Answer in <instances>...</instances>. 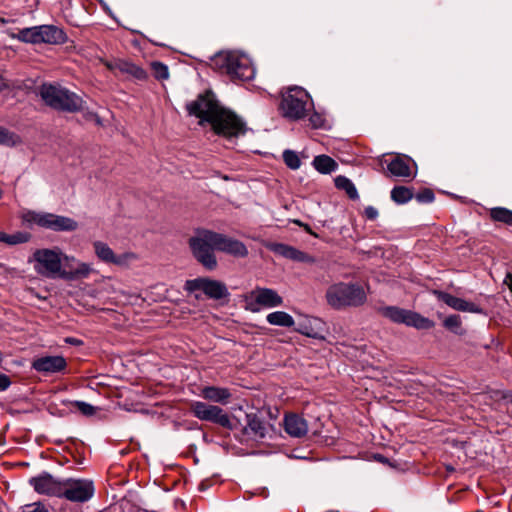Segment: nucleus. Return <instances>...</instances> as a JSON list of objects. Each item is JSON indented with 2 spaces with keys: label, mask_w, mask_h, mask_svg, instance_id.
Listing matches in <instances>:
<instances>
[{
  "label": "nucleus",
  "mask_w": 512,
  "mask_h": 512,
  "mask_svg": "<svg viewBox=\"0 0 512 512\" xmlns=\"http://www.w3.org/2000/svg\"><path fill=\"white\" fill-rule=\"evenodd\" d=\"M186 108L189 115L200 119L201 125L204 122L210 123L214 132L228 141L243 136L247 131L245 123L234 112L221 107L210 90L189 102Z\"/></svg>",
  "instance_id": "nucleus-1"
},
{
  "label": "nucleus",
  "mask_w": 512,
  "mask_h": 512,
  "mask_svg": "<svg viewBox=\"0 0 512 512\" xmlns=\"http://www.w3.org/2000/svg\"><path fill=\"white\" fill-rule=\"evenodd\" d=\"M69 261H76V258L65 254L59 247L37 249L29 260L37 274L49 279H62L63 263Z\"/></svg>",
  "instance_id": "nucleus-2"
},
{
  "label": "nucleus",
  "mask_w": 512,
  "mask_h": 512,
  "mask_svg": "<svg viewBox=\"0 0 512 512\" xmlns=\"http://www.w3.org/2000/svg\"><path fill=\"white\" fill-rule=\"evenodd\" d=\"M312 110L313 100L304 88L290 86L282 91L279 111L284 118L298 121L304 119Z\"/></svg>",
  "instance_id": "nucleus-3"
},
{
  "label": "nucleus",
  "mask_w": 512,
  "mask_h": 512,
  "mask_svg": "<svg viewBox=\"0 0 512 512\" xmlns=\"http://www.w3.org/2000/svg\"><path fill=\"white\" fill-rule=\"evenodd\" d=\"M325 298L330 307L340 310L363 305L367 296L364 288L358 284L338 282L327 288Z\"/></svg>",
  "instance_id": "nucleus-4"
},
{
  "label": "nucleus",
  "mask_w": 512,
  "mask_h": 512,
  "mask_svg": "<svg viewBox=\"0 0 512 512\" xmlns=\"http://www.w3.org/2000/svg\"><path fill=\"white\" fill-rule=\"evenodd\" d=\"M40 96L46 105L56 110L76 112L83 107L80 96L59 84L44 83L40 88Z\"/></svg>",
  "instance_id": "nucleus-5"
},
{
  "label": "nucleus",
  "mask_w": 512,
  "mask_h": 512,
  "mask_svg": "<svg viewBox=\"0 0 512 512\" xmlns=\"http://www.w3.org/2000/svg\"><path fill=\"white\" fill-rule=\"evenodd\" d=\"M12 37L24 43L47 45H62L68 40L66 32L52 24L19 29Z\"/></svg>",
  "instance_id": "nucleus-6"
},
{
  "label": "nucleus",
  "mask_w": 512,
  "mask_h": 512,
  "mask_svg": "<svg viewBox=\"0 0 512 512\" xmlns=\"http://www.w3.org/2000/svg\"><path fill=\"white\" fill-rule=\"evenodd\" d=\"M189 246L193 256L205 269L210 271L216 269L214 231L208 229L196 230L195 235L189 239Z\"/></svg>",
  "instance_id": "nucleus-7"
},
{
  "label": "nucleus",
  "mask_w": 512,
  "mask_h": 512,
  "mask_svg": "<svg viewBox=\"0 0 512 512\" xmlns=\"http://www.w3.org/2000/svg\"><path fill=\"white\" fill-rule=\"evenodd\" d=\"M381 313L394 323L405 324L406 326L419 330H427L434 327V322L429 318H426L417 312L396 306L383 307L381 309Z\"/></svg>",
  "instance_id": "nucleus-8"
},
{
  "label": "nucleus",
  "mask_w": 512,
  "mask_h": 512,
  "mask_svg": "<svg viewBox=\"0 0 512 512\" xmlns=\"http://www.w3.org/2000/svg\"><path fill=\"white\" fill-rule=\"evenodd\" d=\"M95 493L93 481L89 479H64L61 498L71 502L84 503L89 501Z\"/></svg>",
  "instance_id": "nucleus-9"
},
{
  "label": "nucleus",
  "mask_w": 512,
  "mask_h": 512,
  "mask_svg": "<svg viewBox=\"0 0 512 512\" xmlns=\"http://www.w3.org/2000/svg\"><path fill=\"white\" fill-rule=\"evenodd\" d=\"M92 247L96 258L105 264L126 268L137 260V255L134 252L127 251L117 254L106 242L101 240L93 241Z\"/></svg>",
  "instance_id": "nucleus-10"
},
{
  "label": "nucleus",
  "mask_w": 512,
  "mask_h": 512,
  "mask_svg": "<svg viewBox=\"0 0 512 512\" xmlns=\"http://www.w3.org/2000/svg\"><path fill=\"white\" fill-rule=\"evenodd\" d=\"M184 288L190 293L202 291L207 297L215 300L229 296L228 289L223 282L206 277L187 280Z\"/></svg>",
  "instance_id": "nucleus-11"
},
{
  "label": "nucleus",
  "mask_w": 512,
  "mask_h": 512,
  "mask_svg": "<svg viewBox=\"0 0 512 512\" xmlns=\"http://www.w3.org/2000/svg\"><path fill=\"white\" fill-rule=\"evenodd\" d=\"M191 411L199 420L210 421L227 429L233 428L230 417L219 406L194 401L191 404Z\"/></svg>",
  "instance_id": "nucleus-12"
},
{
  "label": "nucleus",
  "mask_w": 512,
  "mask_h": 512,
  "mask_svg": "<svg viewBox=\"0 0 512 512\" xmlns=\"http://www.w3.org/2000/svg\"><path fill=\"white\" fill-rule=\"evenodd\" d=\"M29 484L38 494L61 498L64 479L56 478L44 471L30 478Z\"/></svg>",
  "instance_id": "nucleus-13"
},
{
  "label": "nucleus",
  "mask_w": 512,
  "mask_h": 512,
  "mask_svg": "<svg viewBox=\"0 0 512 512\" xmlns=\"http://www.w3.org/2000/svg\"><path fill=\"white\" fill-rule=\"evenodd\" d=\"M33 221L40 227L57 232H71L78 228L74 219L52 213H37L33 216Z\"/></svg>",
  "instance_id": "nucleus-14"
},
{
  "label": "nucleus",
  "mask_w": 512,
  "mask_h": 512,
  "mask_svg": "<svg viewBox=\"0 0 512 512\" xmlns=\"http://www.w3.org/2000/svg\"><path fill=\"white\" fill-rule=\"evenodd\" d=\"M32 369L44 375L56 374L65 371L66 359L61 355H45L32 361Z\"/></svg>",
  "instance_id": "nucleus-15"
},
{
  "label": "nucleus",
  "mask_w": 512,
  "mask_h": 512,
  "mask_svg": "<svg viewBox=\"0 0 512 512\" xmlns=\"http://www.w3.org/2000/svg\"><path fill=\"white\" fill-rule=\"evenodd\" d=\"M215 249L235 258H244L248 255V249L243 242L217 232H215Z\"/></svg>",
  "instance_id": "nucleus-16"
},
{
  "label": "nucleus",
  "mask_w": 512,
  "mask_h": 512,
  "mask_svg": "<svg viewBox=\"0 0 512 512\" xmlns=\"http://www.w3.org/2000/svg\"><path fill=\"white\" fill-rule=\"evenodd\" d=\"M250 298L251 306L256 304L264 308H276L283 305V298L271 288L256 287L251 291Z\"/></svg>",
  "instance_id": "nucleus-17"
},
{
  "label": "nucleus",
  "mask_w": 512,
  "mask_h": 512,
  "mask_svg": "<svg viewBox=\"0 0 512 512\" xmlns=\"http://www.w3.org/2000/svg\"><path fill=\"white\" fill-rule=\"evenodd\" d=\"M95 272L92 264L76 261H69L65 264V271L62 273V279L66 281H75L78 279H86Z\"/></svg>",
  "instance_id": "nucleus-18"
},
{
  "label": "nucleus",
  "mask_w": 512,
  "mask_h": 512,
  "mask_svg": "<svg viewBox=\"0 0 512 512\" xmlns=\"http://www.w3.org/2000/svg\"><path fill=\"white\" fill-rule=\"evenodd\" d=\"M415 163L410 157L397 155L387 165L389 173L396 178H414L416 171H412L411 165Z\"/></svg>",
  "instance_id": "nucleus-19"
},
{
  "label": "nucleus",
  "mask_w": 512,
  "mask_h": 512,
  "mask_svg": "<svg viewBox=\"0 0 512 512\" xmlns=\"http://www.w3.org/2000/svg\"><path fill=\"white\" fill-rule=\"evenodd\" d=\"M434 294L437 296L439 300L443 301L446 305H448L454 310L471 313L482 312V309L478 305L472 302H468L462 298L455 297L449 293L442 291H434Z\"/></svg>",
  "instance_id": "nucleus-20"
},
{
  "label": "nucleus",
  "mask_w": 512,
  "mask_h": 512,
  "mask_svg": "<svg viewBox=\"0 0 512 512\" xmlns=\"http://www.w3.org/2000/svg\"><path fill=\"white\" fill-rule=\"evenodd\" d=\"M216 72L225 75L231 81H248L254 78V66H215Z\"/></svg>",
  "instance_id": "nucleus-21"
},
{
  "label": "nucleus",
  "mask_w": 512,
  "mask_h": 512,
  "mask_svg": "<svg viewBox=\"0 0 512 512\" xmlns=\"http://www.w3.org/2000/svg\"><path fill=\"white\" fill-rule=\"evenodd\" d=\"M271 250L275 252L278 255H281L287 259L297 261V262H304V263H314L315 259L308 255L307 253L300 251L292 246L282 244V243H275L271 245Z\"/></svg>",
  "instance_id": "nucleus-22"
},
{
  "label": "nucleus",
  "mask_w": 512,
  "mask_h": 512,
  "mask_svg": "<svg viewBox=\"0 0 512 512\" xmlns=\"http://www.w3.org/2000/svg\"><path fill=\"white\" fill-rule=\"evenodd\" d=\"M284 429L291 437L301 438L307 434L308 424L303 417L292 413L285 416Z\"/></svg>",
  "instance_id": "nucleus-23"
},
{
  "label": "nucleus",
  "mask_w": 512,
  "mask_h": 512,
  "mask_svg": "<svg viewBox=\"0 0 512 512\" xmlns=\"http://www.w3.org/2000/svg\"><path fill=\"white\" fill-rule=\"evenodd\" d=\"M212 60L215 64H248L251 62L250 57L241 51L223 50L214 55Z\"/></svg>",
  "instance_id": "nucleus-24"
},
{
  "label": "nucleus",
  "mask_w": 512,
  "mask_h": 512,
  "mask_svg": "<svg viewBox=\"0 0 512 512\" xmlns=\"http://www.w3.org/2000/svg\"><path fill=\"white\" fill-rule=\"evenodd\" d=\"M201 396L211 402L227 404L231 397V392L225 387L205 386L201 390Z\"/></svg>",
  "instance_id": "nucleus-25"
},
{
  "label": "nucleus",
  "mask_w": 512,
  "mask_h": 512,
  "mask_svg": "<svg viewBox=\"0 0 512 512\" xmlns=\"http://www.w3.org/2000/svg\"><path fill=\"white\" fill-rule=\"evenodd\" d=\"M247 425L245 427V432L247 434L252 435L254 438H264L268 433V427L266 424L253 413L247 414Z\"/></svg>",
  "instance_id": "nucleus-26"
},
{
  "label": "nucleus",
  "mask_w": 512,
  "mask_h": 512,
  "mask_svg": "<svg viewBox=\"0 0 512 512\" xmlns=\"http://www.w3.org/2000/svg\"><path fill=\"white\" fill-rule=\"evenodd\" d=\"M313 167L321 174H330L338 168L337 162L327 155H318L313 159Z\"/></svg>",
  "instance_id": "nucleus-27"
},
{
  "label": "nucleus",
  "mask_w": 512,
  "mask_h": 512,
  "mask_svg": "<svg viewBox=\"0 0 512 512\" xmlns=\"http://www.w3.org/2000/svg\"><path fill=\"white\" fill-rule=\"evenodd\" d=\"M266 321L270 325L290 328L295 324L293 317L284 311H275L266 316Z\"/></svg>",
  "instance_id": "nucleus-28"
},
{
  "label": "nucleus",
  "mask_w": 512,
  "mask_h": 512,
  "mask_svg": "<svg viewBox=\"0 0 512 512\" xmlns=\"http://www.w3.org/2000/svg\"><path fill=\"white\" fill-rule=\"evenodd\" d=\"M335 186L340 189L344 190L350 199L356 200L359 198L358 191L354 185V183L345 176H337L335 178Z\"/></svg>",
  "instance_id": "nucleus-29"
},
{
  "label": "nucleus",
  "mask_w": 512,
  "mask_h": 512,
  "mask_svg": "<svg viewBox=\"0 0 512 512\" xmlns=\"http://www.w3.org/2000/svg\"><path fill=\"white\" fill-rule=\"evenodd\" d=\"M413 198V191L405 186H395L391 191V199L397 204H405Z\"/></svg>",
  "instance_id": "nucleus-30"
},
{
  "label": "nucleus",
  "mask_w": 512,
  "mask_h": 512,
  "mask_svg": "<svg viewBox=\"0 0 512 512\" xmlns=\"http://www.w3.org/2000/svg\"><path fill=\"white\" fill-rule=\"evenodd\" d=\"M490 216L494 221L503 222L512 225V211L504 207H495L490 211Z\"/></svg>",
  "instance_id": "nucleus-31"
},
{
  "label": "nucleus",
  "mask_w": 512,
  "mask_h": 512,
  "mask_svg": "<svg viewBox=\"0 0 512 512\" xmlns=\"http://www.w3.org/2000/svg\"><path fill=\"white\" fill-rule=\"evenodd\" d=\"M111 68H119L120 72L127 73L132 77L143 80L147 77V72L142 66H110Z\"/></svg>",
  "instance_id": "nucleus-32"
},
{
  "label": "nucleus",
  "mask_w": 512,
  "mask_h": 512,
  "mask_svg": "<svg viewBox=\"0 0 512 512\" xmlns=\"http://www.w3.org/2000/svg\"><path fill=\"white\" fill-rule=\"evenodd\" d=\"M20 142V138L13 132H10L0 126V144L6 146H15Z\"/></svg>",
  "instance_id": "nucleus-33"
},
{
  "label": "nucleus",
  "mask_w": 512,
  "mask_h": 512,
  "mask_svg": "<svg viewBox=\"0 0 512 512\" xmlns=\"http://www.w3.org/2000/svg\"><path fill=\"white\" fill-rule=\"evenodd\" d=\"M283 160H284L285 164L290 169H293V170L298 169L301 165L299 156L297 155L296 152H294L292 150H285L283 152Z\"/></svg>",
  "instance_id": "nucleus-34"
},
{
  "label": "nucleus",
  "mask_w": 512,
  "mask_h": 512,
  "mask_svg": "<svg viewBox=\"0 0 512 512\" xmlns=\"http://www.w3.org/2000/svg\"><path fill=\"white\" fill-rule=\"evenodd\" d=\"M71 404L73 406H75L77 408V410L85 416H91L95 413V407L87 402L74 401V402H71Z\"/></svg>",
  "instance_id": "nucleus-35"
},
{
  "label": "nucleus",
  "mask_w": 512,
  "mask_h": 512,
  "mask_svg": "<svg viewBox=\"0 0 512 512\" xmlns=\"http://www.w3.org/2000/svg\"><path fill=\"white\" fill-rule=\"evenodd\" d=\"M443 324L447 329L457 333L461 326V319L458 315H450L444 320Z\"/></svg>",
  "instance_id": "nucleus-36"
},
{
  "label": "nucleus",
  "mask_w": 512,
  "mask_h": 512,
  "mask_svg": "<svg viewBox=\"0 0 512 512\" xmlns=\"http://www.w3.org/2000/svg\"><path fill=\"white\" fill-rule=\"evenodd\" d=\"M151 73L157 80H166L169 77L168 66H151Z\"/></svg>",
  "instance_id": "nucleus-37"
},
{
  "label": "nucleus",
  "mask_w": 512,
  "mask_h": 512,
  "mask_svg": "<svg viewBox=\"0 0 512 512\" xmlns=\"http://www.w3.org/2000/svg\"><path fill=\"white\" fill-rule=\"evenodd\" d=\"M416 200L420 203H431L434 201L435 196L431 189H424L415 196Z\"/></svg>",
  "instance_id": "nucleus-38"
},
{
  "label": "nucleus",
  "mask_w": 512,
  "mask_h": 512,
  "mask_svg": "<svg viewBox=\"0 0 512 512\" xmlns=\"http://www.w3.org/2000/svg\"><path fill=\"white\" fill-rule=\"evenodd\" d=\"M312 111L313 113L309 117L310 125L315 129L324 127L325 119L323 115H321L318 112H315L314 110Z\"/></svg>",
  "instance_id": "nucleus-39"
},
{
  "label": "nucleus",
  "mask_w": 512,
  "mask_h": 512,
  "mask_svg": "<svg viewBox=\"0 0 512 512\" xmlns=\"http://www.w3.org/2000/svg\"><path fill=\"white\" fill-rule=\"evenodd\" d=\"M28 239H29V235L27 233L18 232V233L12 234V235L8 234L7 244L14 245V244L25 243L28 241Z\"/></svg>",
  "instance_id": "nucleus-40"
},
{
  "label": "nucleus",
  "mask_w": 512,
  "mask_h": 512,
  "mask_svg": "<svg viewBox=\"0 0 512 512\" xmlns=\"http://www.w3.org/2000/svg\"><path fill=\"white\" fill-rule=\"evenodd\" d=\"M25 512H48V510L41 503H33L26 506Z\"/></svg>",
  "instance_id": "nucleus-41"
},
{
  "label": "nucleus",
  "mask_w": 512,
  "mask_h": 512,
  "mask_svg": "<svg viewBox=\"0 0 512 512\" xmlns=\"http://www.w3.org/2000/svg\"><path fill=\"white\" fill-rule=\"evenodd\" d=\"M301 334L306 335L308 337L312 338H318L319 335L317 332L313 331L312 328L308 327V325H302L301 328L298 330Z\"/></svg>",
  "instance_id": "nucleus-42"
},
{
  "label": "nucleus",
  "mask_w": 512,
  "mask_h": 512,
  "mask_svg": "<svg viewBox=\"0 0 512 512\" xmlns=\"http://www.w3.org/2000/svg\"><path fill=\"white\" fill-rule=\"evenodd\" d=\"M10 385V378L6 374L0 372V391L7 390L10 387Z\"/></svg>",
  "instance_id": "nucleus-43"
},
{
  "label": "nucleus",
  "mask_w": 512,
  "mask_h": 512,
  "mask_svg": "<svg viewBox=\"0 0 512 512\" xmlns=\"http://www.w3.org/2000/svg\"><path fill=\"white\" fill-rule=\"evenodd\" d=\"M364 214L369 220H374L378 217V211L373 206H368L364 210Z\"/></svg>",
  "instance_id": "nucleus-44"
},
{
  "label": "nucleus",
  "mask_w": 512,
  "mask_h": 512,
  "mask_svg": "<svg viewBox=\"0 0 512 512\" xmlns=\"http://www.w3.org/2000/svg\"><path fill=\"white\" fill-rule=\"evenodd\" d=\"M7 240H8V234H6L4 232H0V242L7 243Z\"/></svg>",
  "instance_id": "nucleus-45"
},
{
  "label": "nucleus",
  "mask_w": 512,
  "mask_h": 512,
  "mask_svg": "<svg viewBox=\"0 0 512 512\" xmlns=\"http://www.w3.org/2000/svg\"><path fill=\"white\" fill-rule=\"evenodd\" d=\"M91 117L95 120L98 125H102L101 118L97 114H91Z\"/></svg>",
  "instance_id": "nucleus-46"
},
{
  "label": "nucleus",
  "mask_w": 512,
  "mask_h": 512,
  "mask_svg": "<svg viewBox=\"0 0 512 512\" xmlns=\"http://www.w3.org/2000/svg\"><path fill=\"white\" fill-rule=\"evenodd\" d=\"M376 459H377L379 462H383V463L387 461V459H386L384 456H382V455H377V456H376Z\"/></svg>",
  "instance_id": "nucleus-47"
},
{
  "label": "nucleus",
  "mask_w": 512,
  "mask_h": 512,
  "mask_svg": "<svg viewBox=\"0 0 512 512\" xmlns=\"http://www.w3.org/2000/svg\"><path fill=\"white\" fill-rule=\"evenodd\" d=\"M312 323H314V324L320 323V320L317 318H312L311 320H309V324L312 325Z\"/></svg>",
  "instance_id": "nucleus-48"
},
{
  "label": "nucleus",
  "mask_w": 512,
  "mask_h": 512,
  "mask_svg": "<svg viewBox=\"0 0 512 512\" xmlns=\"http://www.w3.org/2000/svg\"><path fill=\"white\" fill-rule=\"evenodd\" d=\"M151 64L158 65V64H161V63L160 62H152Z\"/></svg>",
  "instance_id": "nucleus-49"
},
{
  "label": "nucleus",
  "mask_w": 512,
  "mask_h": 512,
  "mask_svg": "<svg viewBox=\"0 0 512 512\" xmlns=\"http://www.w3.org/2000/svg\"><path fill=\"white\" fill-rule=\"evenodd\" d=\"M2 361V353L0 352V362Z\"/></svg>",
  "instance_id": "nucleus-50"
}]
</instances>
